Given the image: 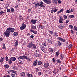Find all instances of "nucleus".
<instances>
[{"label":"nucleus","instance_id":"1","mask_svg":"<svg viewBox=\"0 0 77 77\" xmlns=\"http://www.w3.org/2000/svg\"><path fill=\"white\" fill-rule=\"evenodd\" d=\"M11 33H9L6 31L4 33V36H5L6 37L8 38V37H9V35H10Z\"/></svg>","mask_w":77,"mask_h":77},{"label":"nucleus","instance_id":"2","mask_svg":"<svg viewBox=\"0 0 77 77\" xmlns=\"http://www.w3.org/2000/svg\"><path fill=\"white\" fill-rule=\"evenodd\" d=\"M26 27V25L24 23H23L20 27V29L21 30H23V29H25Z\"/></svg>","mask_w":77,"mask_h":77},{"label":"nucleus","instance_id":"3","mask_svg":"<svg viewBox=\"0 0 77 77\" xmlns=\"http://www.w3.org/2000/svg\"><path fill=\"white\" fill-rule=\"evenodd\" d=\"M43 2L46 4H50L51 3V0H43Z\"/></svg>","mask_w":77,"mask_h":77},{"label":"nucleus","instance_id":"4","mask_svg":"<svg viewBox=\"0 0 77 77\" xmlns=\"http://www.w3.org/2000/svg\"><path fill=\"white\" fill-rule=\"evenodd\" d=\"M32 44L33 43H32V42H31L29 43L27 46V47H28L29 48H32Z\"/></svg>","mask_w":77,"mask_h":77},{"label":"nucleus","instance_id":"5","mask_svg":"<svg viewBox=\"0 0 77 77\" xmlns=\"http://www.w3.org/2000/svg\"><path fill=\"white\" fill-rule=\"evenodd\" d=\"M50 65L49 63L47 62L45 63L44 64V66L45 68H48Z\"/></svg>","mask_w":77,"mask_h":77},{"label":"nucleus","instance_id":"6","mask_svg":"<svg viewBox=\"0 0 77 77\" xmlns=\"http://www.w3.org/2000/svg\"><path fill=\"white\" fill-rule=\"evenodd\" d=\"M58 39L60 41H61V42H65V39H63L61 37H59Z\"/></svg>","mask_w":77,"mask_h":77},{"label":"nucleus","instance_id":"7","mask_svg":"<svg viewBox=\"0 0 77 77\" xmlns=\"http://www.w3.org/2000/svg\"><path fill=\"white\" fill-rule=\"evenodd\" d=\"M48 50L49 51V53H51L53 52L54 49L53 48H48Z\"/></svg>","mask_w":77,"mask_h":77},{"label":"nucleus","instance_id":"8","mask_svg":"<svg viewBox=\"0 0 77 77\" xmlns=\"http://www.w3.org/2000/svg\"><path fill=\"white\" fill-rule=\"evenodd\" d=\"M26 57L24 55H23V56H20L19 57V58L20 59H22V60H24V59H25V58H26Z\"/></svg>","mask_w":77,"mask_h":77},{"label":"nucleus","instance_id":"9","mask_svg":"<svg viewBox=\"0 0 77 77\" xmlns=\"http://www.w3.org/2000/svg\"><path fill=\"white\" fill-rule=\"evenodd\" d=\"M37 63H38V60H36L34 61L33 63V65L34 66H36L37 65Z\"/></svg>","mask_w":77,"mask_h":77},{"label":"nucleus","instance_id":"10","mask_svg":"<svg viewBox=\"0 0 77 77\" xmlns=\"http://www.w3.org/2000/svg\"><path fill=\"white\" fill-rule=\"evenodd\" d=\"M30 32H32V33L34 34H37V31H35L32 29H31L30 30Z\"/></svg>","mask_w":77,"mask_h":77},{"label":"nucleus","instance_id":"11","mask_svg":"<svg viewBox=\"0 0 77 77\" xmlns=\"http://www.w3.org/2000/svg\"><path fill=\"white\" fill-rule=\"evenodd\" d=\"M31 22L32 23V24H36V20L32 19L31 20Z\"/></svg>","mask_w":77,"mask_h":77},{"label":"nucleus","instance_id":"12","mask_svg":"<svg viewBox=\"0 0 77 77\" xmlns=\"http://www.w3.org/2000/svg\"><path fill=\"white\" fill-rule=\"evenodd\" d=\"M42 51L45 53L46 51V50H45V48H43L42 47V46H41L40 47Z\"/></svg>","mask_w":77,"mask_h":77},{"label":"nucleus","instance_id":"13","mask_svg":"<svg viewBox=\"0 0 77 77\" xmlns=\"http://www.w3.org/2000/svg\"><path fill=\"white\" fill-rule=\"evenodd\" d=\"M9 72H13V73H15V74H17V72L13 70H10L8 71V73Z\"/></svg>","mask_w":77,"mask_h":77},{"label":"nucleus","instance_id":"14","mask_svg":"<svg viewBox=\"0 0 77 77\" xmlns=\"http://www.w3.org/2000/svg\"><path fill=\"white\" fill-rule=\"evenodd\" d=\"M43 5H44V2L42 1H41L40 2V4L41 7H42V8H44V7H45V6Z\"/></svg>","mask_w":77,"mask_h":77},{"label":"nucleus","instance_id":"15","mask_svg":"<svg viewBox=\"0 0 77 77\" xmlns=\"http://www.w3.org/2000/svg\"><path fill=\"white\" fill-rule=\"evenodd\" d=\"M10 59L12 61H15V60H16V59L15 57H12L10 58Z\"/></svg>","mask_w":77,"mask_h":77},{"label":"nucleus","instance_id":"16","mask_svg":"<svg viewBox=\"0 0 77 77\" xmlns=\"http://www.w3.org/2000/svg\"><path fill=\"white\" fill-rule=\"evenodd\" d=\"M52 9L54 12H56L57 11V8L56 9V7H55L54 8H52Z\"/></svg>","mask_w":77,"mask_h":77},{"label":"nucleus","instance_id":"17","mask_svg":"<svg viewBox=\"0 0 77 77\" xmlns=\"http://www.w3.org/2000/svg\"><path fill=\"white\" fill-rule=\"evenodd\" d=\"M4 60H5V59L4 58V57H2L1 58V60L0 61V62L1 63H3Z\"/></svg>","mask_w":77,"mask_h":77},{"label":"nucleus","instance_id":"18","mask_svg":"<svg viewBox=\"0 0 77 77\" xmlns=\"http://www.w3.org/2000/svg\"><path fill=\"white\" fill-rule=\"evenodd\" d=\"M35 57H39V56H40V54L36 53H35Z\"/></svg>","mask_w":77,"mask_h":77},{"label":"nucleus","instance_id":"19","mask_svg":"<svg viewBox=\"0 0 77 77\" xmlns=\"http://www.w3.org/2000/svg\"><path fill=\"white\" fill-rule=\"evenodd\" d=\"M14 31H15L14 28H11L10 32H11V33H13V32H14Z\"/></svg>","mask_w":77,"mask_h":77},{"label":"nucleus","instance_id":"20","mask_svg":"<svg viewBox=\"0 0 77 77\" xmlns=\"http://www.w3.org/2000/svg\"><path fill=\"white\" fill-rule=\"evenodd\" d=\"M18 45V41L17 40L16 42H15V47H17Z\"/></svg>","mask_w":77,"mask_h":77},{"label":"nucleus","instance_id":"21","mask_svg":"<svg viewBox=\"0 0 77 77\" xmlns=\"http://www.w3.org/2000/svg\"><path fill=\"white\" fill-rule=\"evenodd\" d=\"M53 36H55L56 37H57V36H58V35H57V33L56 32H55L53 34Z\"/></svg>","mask_w":77,"mask_h":77},{"label":"nucleus","instance_id":"22","mask_svg":"<svg viewBox=\"0 0 77 77\" xmlns=\"http://www.w3.org/2000/svg\"><path fill=\"white\" fill-rule=\"evenodd\" d=\"M6 31L8 32V33H10L11 32V27H9L7 28Z\"/></svg>","mask_w":77,"mask_h":77},{"label":"nucleus","instance_id":"23","mask_svg":"<svg viewBox=\"0 0 77 77\" xmlns=\"http://www.w3.org/2000/svg\"><path fill=\"white\" fill-rule=\"evenodd\" d=\"M32 47H33V48L35 50L36 49V45L32 43Z\"/></svg>","mask_w":77,"mask_h":77},{"label":"nucleus","instance_id":"24","mask_svg":"<svg viewBox=\"0 0 77 77\" xmlns=\"http://www.w3.org/2000/svg\"><path fill=\"white\" fill-rule=\"evenodd\" d=\"M52 2L53 3H54L55 5L57 4V0H52Z\"/></svg>","mask_w":77,"mask_h":77},{"label":"nucleus","instance_id":"25","mask_svg":"<svg viewBox=\"0 0 77 77\" xmlns=\"http://www.w3.org/2000/svg\"><path fill=\"white\" fill-rule=\"evenodd\" d=\"M20 75L21 76H23V77H24L25 75V73H24V72H22L20 74Z\"/></svg>","mask_w":77,"mask_h":77},{"label":"nucleus","instance_id":"26","mask_svg":"<svg viewBox=\"0 0 77 77\" xmlns=\"http://www.w3.org/2000/svg\"><path fill=\"white\" fill-rule=\"evenodd\" d=\"M38 26L40 29H44V26H42L41 25H39Z\"/></svg>","mask_w":77,"mask_h":77},{"label":"nucleus","instance_id":"27","mask_svg":"<svg viewBox=\"0 0 77 77\" xmlns=\"http://www.w3.org/2000/svg\"><path fill=\"white\" fill-rule=\"evenodd\" d=\"M47 41L48 42H49V43H50V44H53V42H52L51 40L50 39L47 40Z\"/></svg>","mask_w":77,"mask_h":77},{"label":"nucleus","instance_id":"28","mask_svg":"<svg viewBox=\"0 0 77 77\" xmlns=\"http://www.w3.org/2000/svg\"><path fill=\"white\" fill-rule=\"evenodd\" d=\"M26 57L25 58V59H27V60H29V61H31V60L30 59V58L29 57H27V56H26Z\"/></svg>","mask_w":77,"mask_h":77},{"label":"nucleus","instance_id":"29","mask_svg":"<svg viewBox=\"0 0 77 77\" xmlns=\"http://www.w3.org/2000/svg\"><path fill=\"white\" fill-rule=\"evenodd\" d=\"M14 35L15 36H18V32H15L14 33Z\"/></svg>","mask_w":77,"mask_h":77},{"label":"nucleus","instance_id":"30","mask_svg":"<svg viewBox=\"0 0 77 77\" xmlns=\"http://www.w3.org/2000/svg\"><path fill=\"white\" fill-rule=\"evenodd\" d=\"M4 67L6 68H9V65L8 64H5L4 65Z\"/></svg>","mask_w":77,"mask_h":77},{"label":"nucleus","instance_id":"31","mask_svg":"<svg viewBox=\"0 0 77 77\" xmlns=\"http://www.w3.org/2000/svg\"><path fill=\"white\" fill-rule=\"evenodd\" d=\"M38 65H42V62L41 61H39L38 63Z\"/></svg>","mask_w":77,"mask_h":77},{"label":"nucleus","instance_id":"32","mask_svg":"<svg viewBox=\"0 0 77 77\" xmlns=\"http://www.w3.org/2000/svg\"><path fill=\"white\" fill-rule=\"evenodd\" d=\"M12 69L13 70H17V67H16V66H14L12 67Z\"/></svg>","mask_w":77,"mask_h":77},{"label":"nucleus","instance_id":"33","mask_svg":"<svg viewBox=\"0 0 77 77\" xmlns=\"http://www.w3.org/2000/svg\"><path fill=\"white\" fill-rule=\"evenodd\" d=\"M19 20H23V18L22 16H20L19 17Z\"/></svg>","mask_w":77,"mask_h":77},{"label":"nucleus","instance_id":"34","mask_svg":"<svg viewBox=\"0 0 77 77\" xmlns=\"http://www.w3.org/2000/svg\"><path fill=\"white\" fill-rule=\"evenodd\" d=\"M3 49H4L5 50H6V48L5 44H3Z\"/></svg>","mask_w":77,"mask_h":77},{"label":"nucleus","instance_id":"35","mask_svg":"<svg viewBox=\"0 0 77 77\" xmlns=\"http://www.w3.org/2000/svg\"><path fill=\"white\" fill-rule=\"evenodd\" d=\"M61 57V59L62 60H63V57H64V55H63V54H61L60 55Z\"/></svg>","mask_w":77,"mask_h":77},{"label":"nucleus","instance_id":"36","mask_svg":"<svg viewBox=\"0 0 77 77\" xmlns=\"http://www.w3.org/2000/svg\"><path fill=\"white\" fill-rule=\"evenodd\" d=\"M72 47V44H70L69 46H68V48H71V47Z\"/></svg>","mask_w":77,"mask_h":77},{"label":"nucleus","instance_id":"37","mask_svg":"<svg viewBox=\"0 0 77 77\" xmlns=\"http://www.w3.org/2000/svg\"><path fill=\"white\" fill-rule=\"evenodd\" d=\"M38 6H40V7H41V5H40V4L38 2L36 4L35 6H36V7H38Z\"/></svg>","mask_w":77,"mask_h":77},{"label":"nucleus","instance_id":"38","mask_svg":"<svg viewBox=\"0 0 77 77\" xmlns=\"http://www.w3.org/2000/svg\"><path fill=\"white\" fill-rule=\"evenodd\" d=\"M32 29H33L34 30H35L36 29V26H32Z\"/></svg>","mask_w":77,"mask_h":77},{"label":"nucleus","instance_id":"39","mask_svg":"<svg viewBox=\"0 0 77 77\" xmlns=\"http://www.w3.org/2000/svg\"><path fill=\"white\" fill-rule=\"evenodd\" d=\"M66 13H71V10H69L66 11Z\"/></svg>","mask_w":77,"mask_h":77},{"label":"nucleus","instance_id":"40","mask_svg":"<svg viewBox=\"0 0 77 77\" xmlns=\"http://www.w3.org/2000/svg\"><path fill=\"white\" fill-rule=\"evenodd\" d=\"M74 17V15H69V17L72 18Z\"/></svg>","mask_w":77,"mask_h":77},{"label":"nucleus","instance_id":"41","mask_svg":"<svg viewBox=\"0 0 77 77\" xmlns=\"http://www.w3.org/2000/svg\"><path fill=\"white\" fill-rule=\"evenodd\" d=\"M64 26H63V25H60V29H63V28H64Z\"/></svg>","mask_w":77,"mask_h":77},{"label":"nucleus","instance_id":"42","mask_svg":"<svg viewBox=\"0 0 77 77\" xmlns=\"http://www.w3.org/2000/svg\"><path fill=\"white\" fill-rule=\"evenodd\" d=\"M11 60H8V63H9V64H11V63H12V61H11Z\"/></svg>","mask_w":77,"mask_h":77},{"label":"nucleus","instance_id":"43","mask_svg":"<svg viewBox=\"0 0 77 77\" xmlns=\"http://www.w3.org/2000/svg\"><path fill=\"white\" fill-rule=\"evenodd\" d=\"M5 60L6 62H8L9 60V59H8V56H6L5 57Z\"/></svg>","mask_w":77,"mask_h":77},{"label":"nucleus","instance_id":"44","mask_svg":"<svg viewBox=\"0 0 77 77\" xmlns=\"http://www.w3.org/2000/svg\"><path fill=\"white\" fill-rule=\"evenodd\" d=\"M47 45V43L46 42H45L43 45V47H44L45 46H46V45Z\"/></svg>","mask_w":77,"mask_h":77},{"label":"nucleus","instance_id":"45","mask_svg":"<svg viewBox=\"0 0 77 77\" xmlns=\"http://www.w3.org/2000/svg\"><path fill=\"white\" fill-rule=\"evenodd\" d=\"M57 63H61V61L59 60H56Z\"/></svg>","mask_w":77,"mask_h":77},{"label":"nucleus","instance_id":"46","mask_svg":"<svg viewBox=\"0 0 77 77\" xmlns=\"http://www.w3.org/2000/svg\"><path fill=\"white\" fill-rule=\"evenodd\" d=\"M69 28H71L72 29L73 28V26H72L71 25H70L69 26Z\"/></svg>","mask_w":77,"mask_h":77},{"label":"nucleus","instance_id":"47","mask_svg":"<svg viewBox=\"0 0 77 77\" xmlns=\"http://www.w3.org/2000/svg\"><path fill=\"white\" fill-rule=\"evenodd\" d=\"M59 51H58V52H57L56 53V55L57 56H59Z\"/></svg>","mask_w":77,"mask_h":77},{"label":"nucleus","instance_id":"48","mask_svg":"<svg viewBox=\"0 0 77 77\" xmlns=\"http://www.w3.org/2000/svg\"><path fill=\"white\" fill-rule=\"evenodd\" d=\"M11 12H14V9L13 8H11L10 9Z\"/></svg>","mask_w":77,"mask_h":77},{"label":"nucleus","instance_id":"49","mask_svg":"<svg viewBox=\"0 0 77 77\" xmlns=\"http://www.w3.org/2000/svg\"><path fill=\"white\" fill-rule=\"evenodd\" d=\"M63 17H64V19L65 20H66V19L67 18V16L66 15H64L63 16Z\"/></svg>","mask_w":77,"mask_h":77},{"label":"nucleus","instance_id":"50","mask_svg":"<svg viewBox=\"0 0 77 77\" xmlns=\"http://www.w3.org/2000/svg\"><path fill=\"white\" fill-rule=\"evenodd\" d=\"M11 75L12 77H14L15 76V75L13 73L11 74Z\"/></svg>","mask_w":77,"mask_h":77},{"label":"nucleus","instance_id":"51","mask_svg":"<svg viewBox=\"0 0 77 77\" xmlns=\"http://www.w3.org/2000/svg\"><path fill=\"white\" fill-rule=\"evenodd\" d=\"M49 32L51 35V34H53V31H49Z\"/></svg>","mask_w":77,"mask_h":77},{"label":"nucleus","instance_id":"52","mask_svg":"<svg viewBox=\"0 0 77 77\" xmlns=\"http://www.w3.org/2000/svg\"><path fill=\"white\" fill-rule=\"evenodd\" d=\"M52 61L54 63H55V62H56V60L54 59V58H53L52 59Z\"/></svg>","mask_w":77,"mask_h":77},{"label":"nucleus","instance_id":"53","mask_svg":"<svg viewBox=\"0 0 77 77\" xmlns=\"http://www.w3.org/2000/svg\"><path fill=\"white\" fill-rule=\"evenodd\" d=\"M58 3L59 4H60V3H61V1L60 0H57Z\"/></svg>","mask_w":77,"mask_h":77},{"label":"nucleus","instance_id":"54","mask_svg":"<svg viewBox=\"0 0 77 77\" xmlns=\"http://www.w3.org/2000/svg\"><path fill=\"white\" fill-rule=\"evenodd\" d=\"M69 20H67L66 22V24H68V22H69Z\"/></svg>","mask_w":77,"mask_h":77},{"label":"nucleus","instance_id":"55","mask_svg":"<svg viewBox=\"0 0 77 77\" xmlns=\"http://www.w3.org/2000/svg\"><path fill=\"white\" fill-rule=\"evenodd\" d=\"M7 12H11V10L10 9H8L7 11Z\"/></svg>","mask_w":77,"mask_h":77},{"label":"nucleus","instance_id":"56","mask_svg":"<svg viewBox=\"0 0 77 77\" xmlns=\"http://www.w3.org/2000/svg\"><path fill=\"white\" fill-rule=\"evenodd\" d=\"M53 73H54V74H56V73H57V72H56V70H54L53 71Z\"/></svg>","mask_w":77,"mask_h":77},{"label":"nucleus","instance_id":"57","mask_svg":"<svg viewBox=\"0 0 77 77\" xmlns=\"http://www.w3.org/2000/svg\"><path fill=\"white\" fill-rule=\"evenodd\" d=\"M38 74L39 76L41 75L42 74V73L41 72H38Z\"/></svg>","mask_w":77,"mask_h":77},{"label":"nucleus","instance_id":"58","mask_svg":"<svg viewBox=\"0 0 77 77\" xmlns=\"http://www.w3.org/2000/svg\"><path fill=\"white\" fill-rule=\"evenodd\" d=\"M0 14H1V15H2V14H5V12H4V11H1L0 12Z\"/></svg>","mask_w":77,"mask_h":77},{"label":"nucleus","instance_id":"59","mask_svg":"<svg viewBox=\"0 0 77 77\" xmlns=\"http://www.w3.org/2000/svg\"><path fill=\"white\" fill-rule=\"evenodd\" d=\"M61 45V43H60V42H58V45L59 46H60Z\"/></svg>","mask_w":77,"mask_h":77},{"label":"nucleus","instance_id":"60","mask_svg":"<svg viewBox=\"0 0 77 77\" xmlns=\"http://www.w3.org/2000/svg\"><path fill=\"white\" fill-rule=\"evenodd\" d=\"M36 72H38L39 71V69L38 68L35 69Z\"/></svg>","mask_w":77,"mask_h":77},{"label":"nucleus","instance_id":"61","mask_svg":"<svg viewBox=\"0 0 77 77\" xmlns=\"http://www.w3.org/2000/svg\"><path fill=\"white\" fill-rule=\"evenodd\" d=\"M3 38L1 37L0 38V41H3Z\"/></svg>","mask_w":77,"mask_h":77},{"label":"nucleus","instance_id":"62","mask_svg":"<svg viewBox=\"0 0 77 77\" xmlns=\"http://www.w3.org/2000/svg\"><path fill=\"white\" fill-rule=\"evenodd\" d=\"M74 29H75V30H76L77 29V26H74Z\"/></svg>","mask_w":77,"mask_h":77},{"label":"nucleus","instance_id":"63","mask_svg":"<svg viewBox=\"0 0 77 77\" xmlns=\"http://www.w3.org/2000/svg\"><path fill=\"white\" fill-rule=\"evenodd\" d=\"M59 23L62 24V23H63V22H62V20H59Z\"/></svg>","mask_w":77,"mask_h":77},{"label":"nucleus","instance_id":"64","mask_svg":"<svg viewBox=\"0 0 77 77\" xmlns=\"http://www.w3.org/2000/svg\"><path fill=\"white\" fill-rule=\"evenodd\" d=\"M30 37L31 38H34V36L33 35H31Z\"/></svg>","mask_w":77,"mask_h":77}]
</instances>
